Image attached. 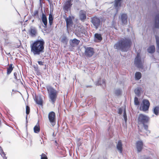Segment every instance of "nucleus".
Returning <instances> with one entry per match:
<instances>
[{
	"label": "nucleus",
	"instance_id": "obj_10",
	"mask_svg": "<svg viewBox=\"0 0 159 159\" xmlns=\"http://www.w3.org/2000/svg\"><path fill=\"white\" fill-rule=\"evenodd\" d=\"M56 115L53 111L50 112L48 114V118L49 121L52 125L53 126L56 124Z\"/></svg>",
	"mask_w": 159,
	"mask_h": 159
},
{
	"label": "nucleus",
	"instance_id": "obj_9",
	"mask_svg": "<svg viewBox=\"0 0 159 159\" xmlns=\"http://www.w3.org/2000/svg\"><path fill=\"white\" fill-rule=\"evenodd\" d=\"M85 55L87 57H91L94 54V48L90 47H85Z\"/></svg>",
	"mask_w": 159,
	"mask_h": 159
},
{
	"label": "nucleus",
	"instance_id": "obj_39",
	"mask_svg": "<svg viewBox=\"0 0 159 159\" xmlns=\"http://www.w3.org/2000/svg\"><path fill=\"white\" fill-rule=\"evenodd\" d=\"M144 127V129L147 131L149 132V133H150V131L148 130V126L146 124H143Z\"/></svg>",
	"mask_w": 159,
	"mask_h": 159
},
{
	"label": "nucleus",
	"instance_id": "obj_59",
	"mask_svg": "<svg viewBox=\"0 0 159 159\" xmlns=\"http://www.w3.org/2000/svg\"><path fill=\"white\" fill-rule=\"evenodd\" d=\"M34 20H32V22H34Z\"/></svg>",
	"mask_w": 159,
	"mask_h": 159
},
{
	"label": "nucleus",
	"instance_id": "obj_51",
	"mask_svg": "<svg viewBox=\"0 0 159 159\" xmlns=\"http://www.w3.org/2000/svg\"><path fill=\"white\" fill-rule=\"evenodd\" d=\"M63 18H64L65 20L66 18H67V17H66V15L65 14V15H64L63 16Z\"/></svg>",
	"mask_w": 159,
	"mask_h": 159
},
{
	"label": "nucleus",
	"instance_id": "obj_49",
	"mask_svg": "<svg viewBox=\"0 0 159 159\" xmlns=\"http://www.w3.org/2000/svg\"><path fill=\"white\" fill-rule=\"evenodd\" d=\"M92 87V86L91 85H87L86 86V87L87 88L89 87L91 88Z\"/></svg>",
	"mask_w": 159,
	"mask_h": 159
},
{
	"label": "nucleus",
	"instance_id": "obj_34",
	"mask_svg": "<svg viewBox=\"0 0 159 159\" xmlns=\"http://www.w3.org/2000/svg\"><path fill=\"white\" fill-rule=\"evenodd\" d=\"M32 16H35L36 18H38L39 20H40V18L39 16V11L38 10L34 11V13L32 14Z\"/></svg>",
	"mask_w": 159,
	"mask_h": 159
},
{
	"label": "nucleus",
	"instance_id": "obj_40",
	"mask_svg": "<svg viewBox=\"0 0 159 159\" xmlns=\"http://www.w3.org/2000/svg\"><path fill=\"white\" fill-rule=\"evenodd\" d=\"M54 18L53 15L50 13L49 15L48 20H53Z\"/></svg>",
	"mask_w": 159,
	"mask_h": 159
},
{
	"label": "nucleus",
	"instance_id": "obj_26",
	"mask_svg": "<svg viewBox=\"0 0 159 159\" xmlns=\"http://www.w3.org/2000/svg\"><path fill=\"white\" fill-rule=\"evenodd\" d=\"M142 89L140 87H137L134 90V93L138 97L141 95V91H142Z\"/></svg>",
	"mask_w": 159,
	"mask_h": 159
},
{
	"label": "nucleus",
	"instance_id": "obj_46",
	"mask_svg": "<svg viewBox=\"0 0 159 159\" xmlns=\"http://www.w3.org/2000/svg\"><path fill=\"white\" fill-rule=\"evenodd\" d=\"M49 23L50 25H52V23H53V20H49Z\"/></svg>",
	"mask_w": 159,
	"mask_h": 159
},
{
	"label": "nucleus",
	"instance_id": "obj_33",
	"mask_svg": "<svg viewBox=\"0 0 159 159\" xmlns=\"http://www.w3.org/2000/svg\"><path fill=\"white\" fill-rule=\"evenodd\" d=\"M111 27L113 28L115 30H117V27L116 25V22L115 21L114 19L112 20L111 23Z\"/></svg>",
	"mask_w": 159,
	"mask_h": 159
},
{
	"label": "nucleus",
	"instance_id": "obj_29",
	"mask_svg": "<svg viewBox=\"0 0 159 159\" xmlns=\"http://www.w3.org/2000/svg\"><path fill=\"white\" fill-rule=\"evenodd\" d=\"M34 132L35 133H38L40 130V128L39 124L38 122L34 128Z\"/></svg>",
	"mask_w": 159,
	"mask_h": 159
},
{
	"label": "nucleus",
	"instance_id": "obj_31",
	"mask_svg": "<svg viewBox=\"0 0 159 159\" xmlns=\"http://www.w3.org/2000/svg\"><path fill=\"white\" fill-rule=\"evenodd\" d=\"M153 112L157 116L158 115L159 113V107L158 106L155 107L153 109Z\"/></svg>",
	"mask_w": 159,
	"mask_h": 159
},
{
	"label": "nucleus",
	"instance_id": "obj_60",
	"mask_svg": "<svg viewBox=\"0 0 159 159\" xmlns=\"http://www.w3.org/2000/svg\"><path fill=\"white\" fill-rule=\"evenodd\" d=\"M19 46H18V47H17V48H19Z\"/></svg>",
	"mask_w": 159,
	"mask_h": 159
},
{
	"label": "nucleus",
	"instance_id": "obj_14",
	"mask_svg": "<svg viewBox=\"0 0 159 159\" xmlns=\"http://www.w3.org/2000/svg\"><path fill=\"white\" fill-rule=\"evenodd\" d=\"M79 16L80 19L84 22L86 18V12L84 10H80L79 12Z\"/></svg>",
	"mask_w": 159,
	"mask_h": 159
},
{
	"label": "nucleus",
	"instance_id": "obj_35",
	"mask_svg": "<svg viewBox=\"0 0 159 159\" xmlns=\"http://www.w3.org/2000/svg\"><path fill=\"white\" fill-rule=\"evenodd\" d=\"M123 118L125 122V123H126L127 121V116L126 114V110L125 109L124 111L123 112Z\"/></svg>",
	"mask_w": 159,
	"mask_h": 159
},
{
	"label": "nucleus",
	"instance_id": "obj_38",
	"mask_svg": "<svg viewBox=\"0 0 159 159\" xmlns=\"http://www.w3.org/2000/svg\"><path fill=\"white\" fill-rule=\"evenodd\" d=\"M26 113L27 115H28L29 114V113L30 112V107L28 106H26Z\"/></svg>",
	"mask_w": 159,
	"mask_h": 159
},
{
	"label": "nucleus",
	"instance_id": "obj_25",
	"mask_svg": "<svg viewBox=\"0 0 159 159\" xmlns=\"http://www.w3.org/2000/svg\"><path fill=\"white\" fill-rule=\"evenodd\" d=\"M61 41L65 45H67L68 42V39L66 35H63L61 38Z\"/></svg>",
	"mask_w": 159,
	"mask_h": 159
},
{
	"label": "nucleus",
	"instance_id": "obj_52",
	"mask_svg": "<svg viewBox=\"0 0 159 159\" xmlns=\"http://www.w3.org/2000/svg\"><path fill=\"white\" fill-rule=\"evenodd\" d=\"M56 134H55L54 132H53L52 134V136H53V137H54L56 136Z\"/></svg>",
	"mask_w": 159,
	"mask_h": 159
},
{
	"label": "nucleus",
	"instance_id": "obj_20",
	"mask_svg": "<svg viewBox=\"0 0 159 159\" xmlns=\"http://www.w3.org/2000/svg\"><path fill=\"white\" fill-rule=\"evenodd\" d=\"M122 2V0H115L114 6L117 11L121 6Z\"/></svg>",
	"mask_w": 159,
	"mask_h": 159
},
{
	"label": "nucleus",
	"instance_id": "obj_12",
	"mask_svg": "<svg viewBox=\"0 0 159 159\" xmlns=\"http://www.w3.org/2000/svg\"><path fill=\"white\" fill-rule=\"evenodd\" d=\"M41 20L43 24V26L45 29H47V27L48 20L46 15L43 12H42V16L41 17ZM45 31H46V30H44Z\"/></svg>",
	"mask_w": 159,
	"mask_h": 159
},
{
	"label": "nucleus",
	"instance_id": "obj_57",
	"mask_svg": "<svg viewBox=\"0 0 159 159\" xmlns=\"http://www.w3.org/2000/svg\"><path fill=\"white\" fill-rule=\"evenodd\" d=\"M51 6L52 7H53V5L52 3H51V6H50V7H51Z\"/></svg>",
	"mask_w": 159,
	"mask_h": 159
},
{
	"label": "nucleus",
	"instance_id": "obj_15",
	"mask_svg": "<svg viewBox=\"0 0 159 159\" xmlns=\"http://www.w3.org/2000/svg\"><path fill=\"white\" fill-rule=\"evenodd\" d=\"M80 42V40L74 38L73 39H70L69 41V43L71 47H74L77 46L79 44Z\"/></svg>",
	"mask_w": 159,
	"mask_h": 159
},
{
	"label": "nucleus",
	"instance_id": "obj_41",
	"mask_svg": "<svg viewBox=\"0 0 159 159\" xmlns=\"http://www.w3.org/2000/svg\"><path fill=\"white\" fill-rule=\"evenodd\" d=\"M41 159H48V157L45 154L43 153L41 155Z\"/></svg>",
	"mask_w": 159,
	"mask_h": 159
},
{
	"label": "nucleus",
	"instance_id": "obj_36",
	"mask_svg": "<svg viewBox=\"0 0 159 159\" xmlns=\"http://www.w3.org/2000/svg\"><path fill=\"white\" fill-rule=\"evenodd\" d=\"M134 104L135 105H139V102L137 97H135L134 98Z\"/></svg>",
	"mask_w": 159,
	"mask_h": 159
},
{
	"label": "nucleus",
	"instance_id": "obj_6",
	"mask_svg": "<svg viewBox=\"0 0 159 159\" xmlns=\"http://www.w3.org/2000/svg\"><path fill=\"white\" fill-rule=\"evenodd\" d=\"M91 22L92 23L95 29H97L101 24V20L99 18L95 16L91 18Z\"/></svg>",
	"mask_w": 159,
	"mask_h": 159
},
{
	"label": "nucleus",
	"instance_id": "obj_55",
	"mask_svg": "<svg viewBox=\"0 0 159 159\" xmlns=\"http://www.w3.org/2000/svg\"><path fill=\"white\" fill-rule=\"evenodd\" d=\"M7 54L8 55H10V52H9L8 53H7Z\"/></svg>",
	"mask_w": 159,
	"mask_h": 159
},
{
	"label": "nucleus",
	"instance_id": "obj_48",
	"mask_svg": "<svg viewBox=\"0 0 159 159\" xmlns=\"http://www.w3.org/2000/svg\"><path fill=\"white\" fill-rule=\"evenodd\" d=\"M49 2L50 4V5L51 6V4L52 3V2L51 1V0H47Z\"/></svg>",
	"mask_w": 159,
	"mask_h": 159
},
{
	"label": "nucleus",
	"instance_id": "obj_7",
	"mask_svg": "<svg viewBox=\"0 0 159 159\" xmlns=\"http://www.w3.org/2000/svg\"><path fill=\"white\" fill-rule=\"evenodd\" d=\"M134 64L138 68L143 69V66L141 61V57L138 53L137 54L134 59Z\"/></svg>",
	"mask_w": 159,
	"mask_h": 159
},
{
	"label": "nucleus",
	"instance_id": "obj_8",
	"mask_svg": "<svg viewBox=\"0 0 159 159\" xmlns=\"http://www.w3.org/2000/svg\"><path fill=\"white\" fill-rule=\"evenodd\" d=\"M142 103L140 107V110L144 112L148 111L150 105L149 101L147 99H143Z\"/></svg>",
	"mask_w": 159,
	"mask_h": 159
},
{
	"label": "nucleus",
	"instance_id": "obj_50",
	"mask_svg": "<svg viewBox=\"0 0 159 159\" xmlns=\"http://www.w3.org/2000/svg\"><path fill=\"white\" fill-rule=\"evenodd\" d=\"M42 0H39V3L41 6L42 5Z\"/></svg>",
	"mask_w": 159,
	"mask_h": 159
},
{
	"label": "nucleus",
	"instance_id": "obj_56",
	"mask_svg": "<svg viewBox=\"0 0 159 159\" xmlns=\"http://www.w3.org/2000/svg\"><path fill=\"white\" fill-rule=\"evenodd\" d=\"M41 10L42 13V12H43L42 7L41 8Z\"/></svg>",
	"mask_w": 159,
	"mask_h": 159
},
{
	"label": "nucleus",
	"instance_id": "obj_58",
	"mask_svg": "<svg viewBox=\"0 0 159 159\" xmlns=\"http://www.w3.org/2000/svg\"><path fill=\"white\" fill-rule=\"evenodd\" d=\"M39 28H41V26L40 25L39 26Z\"/></svg>",
	"mask_w": 159,
	"mask_h": 159
},
{
	"label": "nucleus",
	"instance_id": "obj_2",
	"mask_svg": "<svg viewBox=\"0 0 159 159\" xmlns=\"http://www.w3.org/2000/svg\"><path fill=\"white\" fill-rule=\"evenodd\" d=\"M45 42L41 39H37L30 44L31 51L34 55H39L44 52Z\"/></svg>",
	"mask_w": 159,
	"mask_h": 159
},
{
	"label": "nucleus",
	"instance_id": "obj_54",
	"mask_svg": "<svg viewBox=\"0 0 159 159\" xmlns=\"http://www.w3.org/2000/svg\"><path fill=\"white\" fill-rule=\"evenodd\" d=\"M44 66H45V67H44V69H46V66H47V65L46 64H45L44 65Z\"/></svg>",
	"mask_w": 159,
	"mask_h": 159
},
{
	"label": "nucleus",
	"instance_id": "obj_45",
	"mask_svg": "<svg viewBox=\"0 0 159 159\" xmlns=\"http://www.w3.org/2000/svg\"><path fill=\"white\" fill-rule=\"evenodd\" d=\"M38 64L40 66H43L44 65V62H43L41 61H38Z\"/></svg>",
	"mask_w": 159,
	"mask_h": 159
},
{
	"label": "nucleus",
	"instance_id": "obj_53",
	"mask_svg": "<svg viewBox=\"0 0 159 159\" xmlns=\"http://www.w3.org/2000/svg\"><path fill=\"white\" fill-rule=\"evenodd\" d=\"M26 123L27 124L28 122L27 116H26Z\"/></svg>",
	"mask_w": 159,
	"mask_h": 159
},
{
	"label": "nucleus",
	"instance_id": "obj_22",
	"mask_svg": "<svg viewBox=\"0 0 159 159\" xmlns=\"http://www.w3.org/2000/svg\"><path fill=\"white\" fill-rule=\"evenodd\" d=\"M34 100L35 101L36 103L40 105H43V100L41 96H36L35 98L34 99Z\"/></svg>",
	"mask_w": 159,
	"mask_h": 159
},
{
	"label": "nucleus",
	"instance_id": "obj_17",
	"mask_svg": "<svg viewBox=\"0 0 159 159\" xmlns=\"http://www.w3.org/2000/svg\"><path fill=\"white\" fill-rule=\"evenodd\" d=\"M154 26L155 28L159 29V14H156L154 16Z\"/></svg>",
	"mask_w": 159,
	"mask_h": 159
},
{
	"label": "nucleus",
	"instance_id": "obj_32",
	"mask_svg": "<svg viewBox=\"0 0 159 159\" xmlns=\"http://www.w3.org/2000/svg\"><path fill=\"white\" fill-rule=\"evenodd\" d=\"M14 78L17 81L20 80V77L19 74H17V72H15L14 73Z\"/></svg>",
	"mask_w": 159,
	"mask_h": 159
},
{
	"label": "nucleus",
	"instance_id": "obj_4",
	"mask_svg": "<svg viewBox=\"0 0 159 159\" xmlns=\"http://www.w3.org/2000/svg\"><path fill=\"white\" fill-rule=\"evenodd\" d=\"M149 120V117L148 116L142 114H139L138 118L139 124H146L148 122Z\"/></svg>",
	"mask_w": 159,
	"mask_h": 159
},
{
	"label": "nucleus",
	"instance_id": "obj_16",
	"mask_svg": "<svg viewBox=\"0 0 159 159\" xmlns=\"http://www.w3.org/2000/svg\"><path fill=\"white\" fill-rule=\"evenodd\" d=\"M128 16L127 14L125 13L122 14L120 16V20L123 25L127 24V19Z\"/></svg>",
	"mask_w": 159,
	"mask_h": 159
},
{
	"label": "nucleus",
	"instance_id": "obj_11",
	"mask_svg": "<svg viewBox=\"0 0 159 159\" xmlns=\"http://www.w3.org/2000/svg\"><path fill=\"white\" fill-rule=\"evenodd\" d=\"M95 84L96 86H101L103 89H104L106 86L105 80L102 79L101 81V77L99 78L98 80L95 82Z\"/></svg>",
	"mask_w": 159,
	"mask_h": 159
},
{
	"label": "nucleus",
	"instance_id": "obj_47",
	"mask_svg": "<svg viewBox=\"0 0 159 159\" xmlns=\"http://www.w3.org/2000/svg\"><path fill=\"white\" fill-rule=\"evenodd\" d=\"M74 0L75 2H77L79 4H80L81 3L80 1L79 0Z\"/></svg>",
	"mask_w": 159,
	"mask_h": 159
},
{
	"label": "nucleus",
	"instance_id": "obj_28",
	"mask_svg": "<svg viewBox=\"0 0 159 159\" xmlns=\"http://www.w3.org/2000/svg\"><path fill=\"white\" fill-rule=\"evenodd\" d=\"M122 93V90L120 89H117L114 91V93L117 96L121 95Z\"/></svg>",
	"mask_w": 159,
	"mask_h": 159
},
{
	"label": "nucleus",
	"instance_id": "obj_62",
	"mask_svg": "<svg viewBox=\"0 0 159 159\" xmlns=\"http://www.w3.org/2000/svg\"><path fill=\"white\" fill-rule=\"evenodd\" d=\"M6 159H7V157H6Z\"/></svg>",
	"mask_w": 159,
	"mask_h": 159
},
{
	"label": "nucleus",
	"instance_id": "obj_21",
	"mask_svg": "<svg viewBox=\"0 0 159 159\" xmlns=\"http://www.w3.org/2000/svg\"><path fill=\"white\" fill-rule=\"evenodd\" d=\"M123 144L121 140H119L116 145V148L120 153L122 152Z\"/></svg>",
	"mask_w": 159,
	"mask_h": 159
},
{
	"label": "nucleus",
	"instance_id": "obj_27",
	"mask_svg": "<svg viewBox=\"0 0 159 159\" xmlns=\"http://www.w3.org/2000/svg\"><path fill=\"white\" fill-rule=\"evenodd\" d=\"M148 52L150 53H153L155 51V48L154 45L150 46L147 49Z\"/></svg>",
	"mask_w": 159,
	"mask_h": 159
},
{
	"label": "nucleus",
	"instance_id": "obj_18",
	"mask_svg": "<svg viewBox=\"0 0 159 159\" xmlns=\"http://www.w3.org/2000/svg\"><path fill=\"white\" fill-rule=\"evenodd\" d=\"M29 34L32 37H35L37 34V30L35 27L30 28L29 30Z\"/></svg>",
	"mask_w": 159,
	"mask_h": 159
},
{
	"label": "nucleus",
	"instance_id": "obj_43",
	"mask_svg": "<svg viewBox=\"0 0 159 159\" xmlns=\"http://www.w3.org/2000/svg\"><path fill=\"white\" fill-rule=\"evenodd\" d=\"M97 159H108L106 157H104L103 156H100Z\"/></svg>",
	"mask_w": 159,
	"mask_h": 159
},
{
	"label": "nucleus",
	"instance_id": "obj_61",
	"mask_svg": "<svg viewBox=\"0 0 159 159\" xmlns=\"http://www.w3.org/2000/svg\"><path fill=\"white\" fill-rule=\"evenodd\" d=\"M55 143H57V141H55Z\"/></svg>",
	"mask_w": 159,
	"mask_h": 159
},
{
	"label": "nucleus",
	"instance_id": "obj_37",
	"mask_svg": "<svg viewBox=\"0 0 159 159\" xmlns=\"http://www.w3.org/2000/svg\"><path fill=\"white\" fill-rule=\"evenodd\" d=\"M34 70L37 73L39 72V70L38 69V66L37 64L33 66Z\"/></svg>",
	"mask_w": 159,
	"mask_h": 159
},
{
	"label": "nucleus",
	"instance_id": "obj_30",
	"mask_svg": "<svg viewBox=\"0 0 159 159\" xmlns=\"http://www.w3.org/2000/svg\"><path fill=\"white\" fill-rule=\"evenodd\" d=\"M142 77V74L139 72H137L135 74V79L136 80H139Z\"/></svg>",
	"mask_w": 159,
	"mask_h": 159
},
{
	"label": "nucleus",
	"instance_id": "obj_3",
	"mask_svg": "<svg viewBox=\"0 0 159 159\" xmlns=\"http://www.w3.org/2000/svg\"><path fill=\"white\" fill-rule=\"evenodd\" d=\"M46 88L48 94L49 101L54 104L57 97V91L52 86L49 85H47Z\"/></svg>",
	"mask_w": 159,
	"mask_h": 159
},
{
	"label": "nucleus",
	"instance_id": "obj_19",
	"mask_svg": "<svg viewBox=\"0 0 159 159\" xmlns=\"http://www.w3.org/2000/svg\"><path fill=\"white\" fill-rule=\"evenodd\" d=\"M65 21L66 23V26L67 28L73 24L72 19L70 15L67 18H66Z\"/></svg>",
	"mask_w": 159,
	"mask_h": 159
},
{
	"label": "nucleus",
	"instance_id": "obj_23",
	"mask_svg": "<svg viewBox=\"0 0 159 159\" xmlns=\"http://www.w3.org/2000/svg\"><path fill=\"white\" fill-rule=\"evenodd\" d=\"M94 40H96L99 42L101 41L102 39V37L101 34L96 33L94 35Z\"/></svg>",
	"mask_w": 159,
	"mask_h": 159
},
{
	"label": "nucleus",
	"instance_id": "obj_42",
	"mask_svg": "<svg viewBox=\"0 0 159 159\" xmlns=\"http://www.w3.org/2000/svg\"><path fill=\"white\" fill-rule=\"evenodd\" d=\"M123 112V109L121 108H120L118 109V113L120 115Z\"/></svg>",
	"mask_w": 159,
	"mask_h": 159
},
{
	"label": "nucleus",
	"instance_id": "obj_44",
	"mask_svg": "<svg viewBox=\"0 0 159 159\" xmlns=\"http://www.w3.org/2000/svg\"><path fill=\"white\" fill-rule=\"evenodd\" d=\"M0 153L1 154V153H2V154H3L4 155V156H5L6 155L5 154V153L4 152L2 149V147L0 146Z\"/></svg>",
	"mask_w": 159,
	"mask_h": 159
},
{
	"label": "nucleus",
	"instance_id": "obj_13",
	"mask_svg": "<svg viewBox=\"0 0 159 159\" xmlns=\"http://www.w3.org/2000/svg\"><path fill=\"white\" fill-rule=\"evenodd\" d=\"M136 148L138 153L140 152L143 148V143L141 140L137 141L136 143Z\"/></svg>",
	"mask_w": 159,
	"mask_h": 159
},
{
	"label": "nucleus",
	"instance_id": "obj_1",
	"mask_svg": "<svg viewBox=\"0 0 159 159\" xmlns=\"http://www.w3.org/2000/svg\"><path fill=\"white\" fill-rule=\"evenodd\" d=\"M132 41L129 37L121 38L114 44V48L117 52H127L132 45Z\"/></svg>",
	"mask_w": 159,
	"mask_h": 159
},
{
	"label": "nucleus",
	"instance_id": "obj_5",
	"mask_svg": "<svg viewBox=\"0 0 159 159\" xmlns=\"http://www.w3.org/2000/svg\"><path fill=\"white\" fill-rule=\"evenodd\" d=\"M72 4L71 0H66L63 6V9L65 13L69 11L70 12Z\"/></svg>",
	"mask_w": 159,
	"mask_h": 159
},
{
	"label": "nucleus",
	"instance_id": "obj_24",
	"mask_svg": "<svg viewBox=\"0 0 159 159\" xmlns=\"http://www.w3.org/2000/svg\"><path fill=\"white\" fill-rule=\"evenodd\" d=\"M14 68V66H13L12 64H11L9 65V67L7 68V75H9L11 73Z\"/></svg>",
	"mask_w": 159,
	"mask_h": 159
}]
</instances>
